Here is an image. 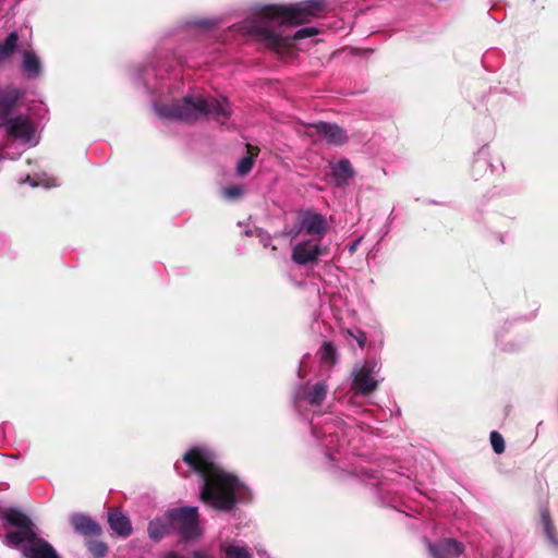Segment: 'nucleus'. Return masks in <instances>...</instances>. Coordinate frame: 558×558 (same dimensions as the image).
<instances>
[{"mask_svg":"<svg viewBox=\"0 0 558 558\" xmlns=\"http://www.w3.org/2000/svg\"><path fill=\"white\" fill-rule=\"evenodd\" d=\"M324 8L323 0H305L291 5H267L234 25L233 29L258 39L268 48L279 49L291 45L293 40L317 35L316 27H303L294 33L290 32V27L319 16Z\"/></svg>","mask_w":558,"mask_h":558,"instance_id":"1","label":"nucleus"},{"mask_svg":"<svg viewBox=\"0 0 558 558\" xmlns=\"http://www.w3.org/2000/svg\"><path fill=\"white\" fill-rule=\"evenodd\" d=\"M183 461L201 477V499L210 507L230 511L236 502L248 499V488L215 461L214 453L203 447L191 448Z\"/></svg>","mask_w":558,"mask_h":558,"instance_id":"2","label":"nucleus"},{"mask_svg":"<svg viewBox=\"0 0 558 558\" xmlns=\"http://www.w3.org/2000/svg\"><path fill=\"white\" fill-rule=\"evenodd\" d=\"M19 49L20 36L16 31H12L0 41V62L10 60ZM21 97L22 93L19 89L0 92V126L13 138L34 145L36 141L33 122L27 116L15 111Z\"/></svg>","mask_w":558,"mask_h":558,"instance_id":"3","label":"nucleus"},{"mask_svg":"<svg viewBox=\"0 0 558 558\" xmlns=\"http://www.w3.org/2000/svg\"><path fill=\"white\" fill-rule=\"evenodd\" d=\"M159 118L193 122L210 118L221 125H227L232 116V108L226 97L186 95L181 100L170 105H154Z\"/></svg>","mask_w":558,"mask_h":558,"instance_id":"4","label":"nucleus"},{"mask_svg":"<svg viewBox=\"0 0 558 558\" xmlns=\"http://www.w3.org/2000/svg\"><path fill=\"white\" fill-rule=\"evenodd\" d=\"M354 433V427L331 413L320 415L312 422V434L318 445L324 448L330 471L339 472L340 476L354 474L345 469V463L341 460L342 451L350 444Z\"/></svg>","mask_w":558,"mask_h":558,"instance_id":"5","label":"nucleus"},{"mask_svg":"<svg viewBox=\"0 0 558 558\" xmlns=\"http://www.w3.org/2000/svg\"><path fill=\"white\" fill-rule=\"evenodd\" d=\"M168 521L184 539H194L202 534L196 507H181L167 511Z\"/></svg>","mask_w":558,"mask_h":558,"instance_id":"6","label":"nucleus"},{"mask_svg":"<svg viewBox=\"0 0 558 558\" xmlns=\"http://www.w3.org/2000/svg\"><path fill=\"white\" fill-rule=\"evenodd\" d=\"M380 365L375 361L359 364L352 371V391L355 396H366L374 391L383 378L379 377Z\"/></svg>","mask_w":558,"mask_h":558,"instance_id":"7","label":"nucleus"},{"mask_svg":"<svg viewBox=\"0 0 558 558\" xmlns=\"http://www.w3.org/2000/svg\"><path fill=\"white\" fill-rule=\"evenodd\" d=\"M320 242L313 239L296 242L292 247L291 259L299 266L314 267L319 257L327 253V247Z\"/></svg>","mask_w":558,"mask_h":558,"instance_id":"8","label":"nucleus"},{"mask_svg":"<svg viewBox=\"0 0 558 558\" xmlns=\"http://www.w3.org/2000/svg\"><path fill=\"white\" fill-rule=\"evenodd\" d=\"M328 222L325 216L311 210L303 211L298 217L294 235H310V239L322 241L326 235Z\"/></svg>","mask_w":558,"mask_h":558,"instance_id":"9","label":"nucleus"},{"mask_svg":"<svg viewBox=\"0 0 558 558\" xmlns=\"http://www.w3.org/2000/svg\"><path fill=\"white\" fill-rule=\"evenodd\" d=\"M328 387L324 381H318L312 386L300 387L293 397L295 409L301 412L303 404L320 405L327 396Z\"/></svg>","mask_w":558,"mask_h":558,"instance_id":"10","label":"nucleus"},{"mask_svg":"<svg viewBox=\"0 0 558 558\" xmlns=\"http://www.w3.org/2000/svg\"><path fill=\"white\" fill-rule=\"evenodd\" d=\"M307 132L310 135H317L322 140H325L328 144L331 145H341L347 140L345 131L337 124H331L327 122H317L311 124L307 128Z\"/></svg>","mask_w":558,"mask_h":558,"instance_id":"11","label":"nucleus"},{"mask_svg":"<svg viewBox=\"0 0 558 558\" xmlns=\"http://www.w3.org/2000/svg\"><path fill=\"white\" fill-rule=\"evenodd\" d=\"M427 547L432 558H458L464 551V545L454 538L427 543Z\"/></svg>","mask_w":558,"mask_h":558,"instance_id":"12","label":"nucleus"},{"mask_svg":"<svg viewBox=\"0 0 558 558\" xmlns=\"http://www.w3.org/2000/svg\"><path fill=\"white\" fill-rule=\"evenodd\" d=\"M43 62L33 49L22 51L21 71L28 80L38 78L43 74Z\"/></svg>","mask_w":558,"mask_h":558,"instance_id":"13","label":"nucleus"},{"mask_svg":"<svg viewBox=\"0 0 558 558\" xmlns=\"http://www.w3.org/2000/svg\"><path fill=\"white\" fill-rule=\"evenodd\" d=\"M70 523L74 532L82 536H98L101 533L100 525L84 513L71 514Z\"/></svg>","mask_w":558,"mask_h":558,"instance_id":"14","label":"nucleus"},{"mask_svg":"<svg viewBox=\"0 0 558 558\" xmlns=\"http://www.w3.org/2000/svg\"><path fill=\"white\" fill-rule=\"evenodd\" d=\"M23 554L26 558H60L51 544L36 535L31 544L24 546Z\"/></svg>","mask_w":558,"mask_h":558,"instance_id":"15","label":"nucleus"},{"mask_svg":"<svg viewBox=\"0 0 558 558\" xmlns=\"http://www.w3.org/2000/svg\"><path fill=\"white\" fill-rule=\"evenodd\" d=\"M0 521L20 529H34L31 519L15 508H1L0 507Z\"/></svg>","mask_w":558,"mask_h":558,"instance_id":"16","label":"nucleus"},{"mask_svg":"<svg viewBox=\"0 0 558 558\" xmlns=\"http://www.w3.org/2000/svg\"><path fill=\"white\" fill-rule=\"evenodd\" d=\"M108 522L112 531L119 536L126 537L132 533V525L129 518L120 511H109Z\"/></svg>","mask_w":558,"mask_h":558,"instance_id":"17","label":"nucleus"},{"mask_svg":"<svg viewBox=\"0 0 558 558\" xmlns=\"http://www.w3.org/2000/svg\"><path fill=\"white\" fill-rule=\"evenodd\" d=\"M172 524L168 521L167 513L163 518H156L148 523V535L154 541L162 539L170 533Z\"/></svg>","mask_w":558,"mask_h":558,"instance_id":"18","label":"nucleus"},{"mask_svg":"<svg viewBox=\"0 0 558 558\" xmlns=\"http://www.w3.org/2000/svg\"><path fill=\"white\" fill-rule=\"evenodd\" d=\"M36 533L34 529H21L20 531H13L7 533L2 537V543L5 546H19L26 542L27 544H31L33 538L35 537Z\"/></svg>","mask_w":558,"mask_h":558,"instance_id":"19","label":"nucleus"},{"mask_svg":"<svg viewBox=\"0 0 558 558\" xmlns=\"http://www.w3.org/2000/svg\"><path fill=\"white\" fill-rule=\"evenodd\" d=\"M332 174L337 185H344L354 175L349 159H341L332 166Z\"/></svg>","mask_w":558,"mask_h":558,"instance_id":"20","label":"nucleus"},{"mask_svg":"<svg viewBox=\"0 0 558 558\" xmlns=\"http://www.w3.org/2000/svg\"><path fill=\"white\" fill-rule=\"evenodd\" d=\"M541 519L544 526L545 534L549 543L558 549V534L555 532L550 522L549 511L547 509L541 510Z\"/></svg>","mask_w":558,"mask_h":558,"instance_id":"21","label":"nucleus"},{"mask_svg":"<svg viewBox=\"0 0 558 558\" xmlns=\"http://www.w3.org/2000/svg\"><path fill=\"white\" fill-rule=\"evenodd\" d=\"M227 558H252L251 553L246 547L238 545H229L223 548Z\"/></svg>","mask_w":558,"mask_h":558,"instance_id":"22","label":"nucleus"},{"mask_svg":"<svg viewBox=\"0 0 558 558\" xmlns=\"http://www.w3.org/2000/svg\"><path fill=\"white\" fill-rule=\"evenodd\" d=\"M320 360L326 363H335L336 362V348L331 342H324L319 350Z\"/></svg>","mask_w":558,"mask_h":558,"instance_id":"23","label":"nucleus"},{"mask_svg":"<svg viewBox=\"0 0 558 558\" xmlns=\"http://www.w3.org/2000/svg\"><path fill=\"white\" fill-rule=\"evenodd\" d=\"M26 182L29 183L32 186L43 185V186H45L47 189L58 185V182H57L56 179L47 178V177L38 178L37 180H35L31 175H27V177H25L24 179L21 180V183H26Z\"/></svg>","mask_w":558,"mask_h":558,"instance_id":"24","label":"nucleus"},{"mask_svg":"<svg viewBox=\"0 0 558 558\" xmlns=\"http://www.w3.org/2000/svg\"><path fill=\"white\" fill-rule=\"evenodd\" d=\"M151 76H158L157 70L154 66H142L134 73V78L143 81L146 85H148Z\"/></svg>","mask_w":558,"mask_h":558,"instance_id":"25","label":"nucleus"},{"mask_svg":"<svg viewBox=\"0 0 558 558\" xmlns=\"http://www.w3.org/2000/svg\"><path fill=\"white\" fill-rule=\"evenodd\" d=\"M254 161L252 156L242 157L236 165V173L241 177L246 175L253 168Z\"/></svg>","mask_w":558,"mask_h":558,"instance_id":"26","label":"nucleus"},{"mask_svg":"<svg viewBox=\"0 0 558 558\" xmlns=\"http://www.w3.org/2000/svg\"><path fill=\"white\" fill-rule=\"evenodd\" d=\"M490 444H492L493 450L497 454H500L505 451V440H504L502 435L499 434L498 432L494 430L490 433Z\"/></svg>","mask_w":558,"mask_h":558,"instance_id":"27","label":"nucleus"},{"mask_svg":"<svg viewBox=\"0 0 558 558\" xmlns=\"http://www.w3.org/2000/svg\"><path fill=\"white\" fill-rule=\"evenodd\" d=\"M243 194V189L240 185H230L222 190V196L228 201H234Z\"/></svg>","mask_w":558,"mask_h":558,"instance_id":"28","label":"nucleus"},{"mask_svg":"<svg viewBox=\"0 0 558 558\" xmlns=\"http://www.w3.org/2000/svg\"><path fill=\"white\" fill-rule=\"evenodd\" d=\"M347 333L350 338L354 339L357 342L360 349H364L365 343H366V335L364 331H362L360 329H355V330L348 329Z\"/></svg>","mask_w":558,"mask_h":558,"instance_id":"29","label":"nucleus"},{"mask_svg":"<svg viewBox=\"0 0 558 558\" xmlns=\"http://www.w3.org/2000/svg\"><path fill=\"white\" fill-rule=\"evenodd\" d=\"M89 550L97 557L100 558L107 553V546L102 542H94L89 545Z\"/></svg>","mask_w":558,"mask_h":558,"instance_id":"30","label":"nucleus"},{"mask_svg":"<svg viewBox=\"0 0 558 558\" xmlns=\"http://www.w3.org/2000/svg\"><path fill=\"white\" fill-rule=\"evenodd\" d=\"M258 236H259L260 243L264 245V247L270 246L271 238L268 233L259 231Z\"/></svg>","mask_w":558,"mask_h":558,"instance_id":"31","label":"nucleus"},{"mask_svg":"<svg viewBox=\"0 0 558 558\" xmlns=\"http://www.w3.org/2000/svg\"><path fill=\"white\" fill-rule=\"evenodd\" d=\"M362 242V238H359L356 239L355 241H353L350 245H349V252L351 254L355 253V251L357 250L359 245L361 244Z\"/></svg>","mask_w":558,"mask_h":558,"instance_id":"32","label":"nucleus"},{"mask_svg":"<svg viewBox=\"0 0 558 558\" xmlns=\"http://www.w3.org/2000/svg\"><path fill=\"white\" fill-rule=\"evenodd\" d=\"M214 23L208 20H202V21H197L194 23V25L202 27V28H207V27L211 26Z\"/></svg>","mask_w":558,"mask_h":558,"instance_id":"33","label":"nucleus"},{"mask_svg":"<svg viewBox=\"0 0 558 558\" xmlns=\"http://www.w3.org/2000/svg\"><path fill=\"white\" fill-rule=\"evenodd\" d=\"M193 558H213L211 556H208L199 550H195L192 554Z\"/></svg>","mask_w":558,"mask_h":558,"instance_id":"34","label":"nucleus"},{"mask_svg":"<svg viewBox=\"0 0 558 558\" xmlns=\"http://www.w3.org/2000/svg\"><path fill=\"white\" fill-rule=\"evenodd\" d=\"M166 558H183V557L175 551H171L166 556Z\"/></svg>","mask_w":558,"mask_h":558,"instance_id":"35","label":"nucleus"}]
</instances>
